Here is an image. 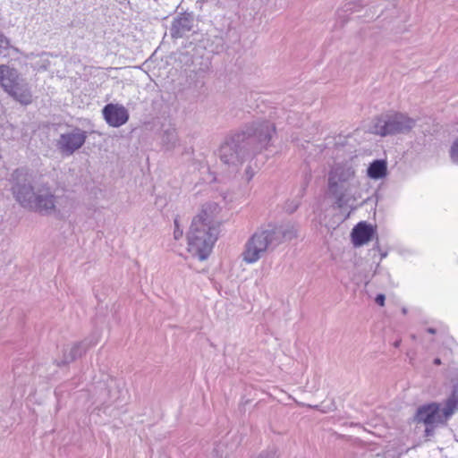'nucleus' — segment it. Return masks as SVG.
I'll return each mask as SVG.
<instances>
[{
    "instance_id": "obj_27",
    "label": "nucleus",
    "mask_w": 458,
    "mask_h": 458,
    "mask_svg": "<svg viewBox=\"0 0 458 458\" xmlns=\"http://www.w3.org/2000/svg\"><path fill=\"white\" fill-rule=\"evenodd\" d=\"M296 209V207L290 210V212H293Z\"/></svg>"
},
{
    "instance_id": "obj_9",
    "label": "nucleus",
    "mask_w": 458,
    "mask_h": 458,
    "mask_svg": "<svg viewBox=\"0 0 458 458\" xmlns=\"http://www.w3.org/2000/svg\"><path fill=\"white\" fill-rule=\"evenodd\" d=\"M87 139L86 131L74 129L71 132L62 134L59 139V147L65 156L73 154L81 148Z\"/></svg>"
},
{
    "instance_id": "obj_3",
    "label": "nucleus",
    "mask_w": 458,
    "mask_h": 458,
    "mask_svg": "<svg viewBox=\"0 0 458 458\" xmlns=\"http://www.w3.org/2000/svg\"><path fill=\"white\" fill-rule=\"evenodd\" d=\"M294 237L296 230L290 224L258 229L245 242L241 254L242 259L246 264H255L268 250H274Z\"/></svg>"
},
{
    "instance_id": "obj_10",
    "label": "nucleus",
    "mask_w": 458,
    "mask_h": 458,
    "mask_svg": "<svg viewBox=\"0 0 458 458\" xmlns=\"http://www.w3.org/2000/svg\"><path fill=\"white\" fill-rule=\"evenodd\" d=\"M386 117V120L379 119L375 126L376 132L381 136L402 132L411 127L410 125H405L403 122L400 121L401 118H405L406 116Z\"/></svg>"
},
{
    "instance_id": "obj_24",
    "label": "nucleus",
    "mask_w": 458,
    "mask_h": 458,
    "mask_svg": "<svg viewBox=\"0 0 458 458\" xmlns=\"http://www.w3.org/2000/svg\"><path fill=\"white\" fill-rule=\"evenodd\" d=\"M433 363L435 365H440L441 364V360L440 358H435L434 360H433Z\"/></svg>"
},
{
    "instance_id": "obj_15",
    "label": "nucleus",
    "mask_w": 458,
    "mask_h": 458,
    "mask_svg": "<svg viewBox=\"0 0 458 458\" xmlns=\"http://www.w3.org/2000/svg\"><path fill=\"white\" fill-rule=\"evenodd\" d=\"M103 114H126V109L117 104H108L103 109Z\"/></svg>"
},
{
    "instance_id": "obj_20",
    "label": "nucleus",
    "mask_w": 458,
    "mask_h": 458,
    "mask_svg": "<svg viewBox=\"0 0 458 458\" xmlns=\"http://www.w3.org/2000/svg\"><path fill=\"white\" fill-rule=\"evenodd\" d=\"M251 458H276V457L275 450L274 449H270V450H267V451H264V452L260 453L256 457H251Z\"/></svg>"
},
{
    "instance_id": "obj_25",
    "label": "nucleus",
    "mask_w": 458,
    "mask_h": 458,
    "mask_svg": "<svg viewBox=\"0 0 458 458\" xmlns=\"http://www.w3.org/2000/svg\"><path fill=\"white\" fill-rule=\"evenodd\" d=\"M427 331H428L429 334H432V335L436 333V329H435V328H433V327H428V328L427 329Z\"/></svg>"
},
{
    "instance_id": "obj_18",
    "label": "nucleus",
    "mask_w": 458,
    "mask_h": 458,
    "mask_svg": "<svg viewBox=\"0 0 458 458\" xmlns=\"http://www.w3.org/2000/svg\"><path fill=\"white\" fill-rule=\"evenodd\" d=\"M174 240H179L182 237L183 232L180 228L178 218L174 219Z\"/></svg>"
},
{
    "instance_id": "obj_12",
    "label": "nucleus",
    "mask_w": 458,
    "mask_h": 458,
    "mask_svg": "<svg viewBox=\"0 0 458 458\" xmlns=\"http://www.w3.org/2000/svg\"><path fill=\"white\" fill-rule=\"evenodd\" d=\"M367 175L372 180L383 179L387 175V162L385 159H375L367 168Z\"/></svg>"
},
{
    "instance_id": "obj_26",
    "label": "nucleus",
    "mask_w": 458,
    "mask_h": 458,
    "mask_svg": "<svg viewBox=\"0 0 458 458\" xmlns=\"http://www.w3.org/2000/svg\"><path fill=\"white\" fill-rule=\"evenodd\" d=\"M399 344H400V342H398V341H396V342L394 343V346H395V347H398V346H399Z\"/></svg>"
},
{
    "instance_id": "obj_11",
    "label": "nucleus",
    "mask_w": 458,
    "mask_h": 458,
    "mask_svg": "<svg viewBox=\"0 0 458 458\" xmlns=\"http://www.w3.org/2000/svg\"><path fill=\"white\" fill-rule=\"evenodd\" d=\"M374 233L372 225L366 222H360L352 231V242L354 246H361L372 239Z\"/></svg>"
},
{
    "instance_id": "obj_14",
    "label": "nucleus",
    "mask_w": 458,
    "mask_h": 458,
    "mask_svg": "<svg viewBox=\"0 0 458 458\" xmlns=\"http://www.w3.org/2000/svg\"><path fill=\"white\" fill-rule=\"evenodd\" d=\"M177 141V133L175 131L174 128L167 129L164 131L163 137H162V142L164 147L167 149H173Z\"/></svg>"
},
{
    "instance_id": "obj_22",
    "label": "nucleus",
    "mask_w": 458,
    "mask_h": 458,
    "mask_svg": "<svg viewBox=\"0 0 458 458\" xmlns=\"http://www.w3.org/2000/svg\"><path fill=\"white\" fill-rule=\"evenodd\" d=\"M438 424H431V425H426L425 428V437H429L434 435L435 427Z\"/></svg>"
},
{
    "instance_id": "obj_8",
    "label": "nucleus",
    "mask_w": 458,
    "mask_h": 458,
    "mask_svg": "<svg viewBox=\"0 0 458 458\" xmlns=\"http://www.w3.org/2000/svg\"><path fill=\"white\" fill-rule=\"evenodd\" d=\"M450 418H445L444 408L437 403H429L420 406L415 414V420L425 425L445 424Z\"/></svg>"
},
{
    "instance_id": "obj_4",
    "label": "nucleus",
    "mask_w": 458,
    "mask_h": 458,
    "mask_svg": "<svg viewBox=\"0 0 458 458\" xmlns=\"http://www.w3.org/2000/svg\"><path fill=\"white\" fill-rule=\"evenodd\" d=\"M356 172L347 163L335 164L328 173V191L335 198V205L342 208L352 199V188L356 187Z\"/></svg>"
},
{
    "instance_id": "obj_21",
    "label": "nucleus",
    "mask_w": 458,
    "mask_h": 458,
    "mask_svg": "<svg viewBox=\"0 0 458 458\" xmlns=\"http://www.w3.org/2000/svg\"><path fill=\"white\" fill-rule=\"evenodd\" d=\"M10 46V40L0 32V48H8Z\"/></svg>"
},
{
    "instance_id": "obj_1",
    "label": "nucleus",
    "mask_w": 458,
    "mask_h": 458,
    "mask_svg": "<svg viewBox=\"0 0 458 458\" xmlns=\"http://www.w3.org/2000/svg\"><path fill=\"white\" fill-rule=\"evenodd\" d=\"M275 133V125L266 121L227 137L217 152L225 176H235L246 164L242 179L246 182H250L256 174L252 165L253 157L257 153L267 149Z\"/></svg>"
},
{
    "instance_id": "obj_2",
    "label": "nucleus",
    "mask_w": 458,
    "mask_h": 458,
    "mask_svg": "<svg viewBox=\"0 0 458 458\" xmlns=\"http://www.w3.org/2000/svg\"><path fill=\"white\" fill-rule=\"evenodd\" d=\"M218 210L216 203L203 205L201 212L191 222L187 235L188 251L199 260H205L210 255L219 234V223L214 213Z\"/></svg>"
},
{
    "instance_id": "obj_16",
    "label": "nucleus",
    "mask_w": 458,
    "mask_h": 458,
    "mask_svg": "<svg viewBox=\"0 0 458 458\" xmlns=\"http://www.w3.org/2000/svg\"><path fill=\"white\" fill-rule=\"evenodd\" d=\"M108 125L112 127H120L127 123L129 116H104Z\"/></svg>"
},
{
    "instance_id": "obj_17",
    "label": "nucleus",
    "mask_w": 458,
    "mask_h": 458,
    "mask_svg": "<svg viewBox=\"0 0 458 458\" xmlns=\"http://www.w3.org/2000/svg\"><path fill=\"white\" fill-rule=\"evenodd\" d=\"M450 157L454 164L458 165V139L451 146Z\"/></svg>"
},
{
    "instance_id": "obj_13",
    "label": "nucleus",
    "mask_w": 458,
    "mask_h": 458,
    "mask_svg": "<svg viewBox=\"0 0 458 458\" xmlns=\"http://www.w3.org/2000/svg\"><path fill=\"white\" fill-rule=\"evenodd\" d=\"M458 409V384L453 386L450 396L446 399L444 406L445 418H450Z\"/></svg>"
},
{
    "instance_id": "obj_19",
    "label": "nucleus",
    "mask_w": 458,
    "mask_h": 458,
    "mask_svg": "<svg viewBox=\"0 0 458 458\" xmlns=\"http://www.w3.org/2000/svg\"><path fill=\"white\" fill-rule=\"evenodd\" d=\"M207 170H208V175L203 178L205 182L211 183V182L219 181V178L213 172H210L208 167H207Z\"/></svg>"
},
{
    "instance_id": "obj_5",
    "label": "nucleus",
    "mask_w": 458,
    "mask_h": 458,
    "mask_svg": "<svg viewBox=\"0 0 458 458\" xmlns=\"http://www.w3.org/2000/svg\"><path fill=\"white\" fill-rule=\"evenodd\" d=\"M0 86L19 103L27 106L32 102L30 86L17 69L0 64Z\"/></svg>"
},
{
    "instance_id": "obj_7",
    "label": "nucleus",
    "mask_w": 458,
    "mask_h": 458,
    "mask_svg": "<svg viewBox=\"0 0 458 458\" xmlns=\"http://www.w3.org/2000/svg\"><path fill=\"white\" fill-rule=\"evenodd\" d=\"M100 340V333L98 331L92 332L88 337L81 342L71 343L64 346L62 360L59 365L69 364L78 358L81 357L89 348L95 346Z\"/></svg>"
},
{
    "instance_id": "obj_23",
    "label": "nucleus",
    "mask_w": 458,
    "mask_h": 458,
    "mask_svg": "<svg viewBox=\"0 0 458 458\" xmlns=\"http://www.w3.org/2000/svg\"><path fill=\"white\" fill-rule=\"evenodd\" d=\"M386 296L383 293L377 294L375 301L377 305L383 307L385 305Z\"/></svg>"
},
{
    "instance_id": "obj_6",
    "label": "nucleus",
    "mask_w": 458,
    "mask_h": 458,
    "mask_svg": "<svg viewBox=\"0 0 458 458\" xmlns=\"http://www.w3.org/2000/svg\"><path fill=\"white\" fill-rule=\"evenodd\" d=\"M13 193L17 200L25 208L42 212H47L55 208V197L47 193L36 195L31 187L16 185Z\"/></svg>"
}]
</instances>
